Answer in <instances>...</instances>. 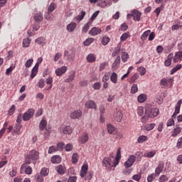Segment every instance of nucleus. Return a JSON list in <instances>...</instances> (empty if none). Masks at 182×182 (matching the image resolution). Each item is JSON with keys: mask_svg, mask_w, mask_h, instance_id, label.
I'll use <instances>...</instances> for the list:
<instances>
[{"mask_svg": "<svg viewBox=\"0 0 182 182\" xmlns=\"http://www.w3.org/2000/svg\"><path fill=\"white\" fill-rule=\"evenodd\" d=\"M119 164V160L112 161V160H103L102 166L106 167L107 170H112V168H114L116 166Z\"/></svg>", "mask_w": 182, "mask_h": 182, "instance_id": "nucleus-1", "label": "nucleus"}, {"mask_svg": "<svg viewBox=\"0 0 182 182\" xmlns=\"http://www.w3.org/2000/svg\"><path fill=\"white\" fill-rule=\"evenodd\" d=\"M76 56V52L75 50H65L64 57H67L68 62H73L75 60V57Z\"/></svg>", "mask_w": 182, "mask_h": 182, "instance_id": "nucleus-2", "label": "nucleus"}, {"mask_svg": "<svg viewBox=\"0 0 182 182\" xmlns=\"http://www.w3.org/2000/svg\"><path fill=\"white\" fill-rule=\"evenodd\" d=\"M43 60V58H42V57H40L38 58V62L36 63L35 66L31 70V79H33V77H35V76H36V75L38 74V69H39V64L42 63Z\"/></svg>", "mask_w": 182, "mask_h": 182, "instance_id": "nucleus-3", "label": "nucleus"}, {"mask_svg": "<svg viewBox=\"0 0 182 182\" xmlns=\"http://www.w3.org/2000/svg\"><path fill=\"white\" fill-rule=\"evenodd\" d=\"M173 82H174V78L171 77L168 80L166 78H163L160 81L161 86H164L165 87H173Z\"/></svg>", "mask_w": 182, "mask_h": 182, "instance_id": "nucleus-4", "label": "nucleus"}, {"mask_svg": "<svg viewBox=\"0 0 182 182\" xmlns=\"http://www.w3.org/2000/svg\"><path fill=\"white\" fill-rule=\"evenodd\" d=\"M33 114H35V109H28V111L23 114V120L24 122H28V120H31V119L33 117Z\"/></svg>", "mask_w": 182, "mask_h": 182, "instance_id": "nucleus-5", "label": "nucleus"}, {"mask_svg": "<svg viewBox=\"0 0 182 182\" xmlns=\"http://www.w3.org/2000/svg\"><path fill=\"white\" fill-rule=\"evenodd\" d=\"M89 141V134L87 132H83L80 134L78 137V143L80 144H86Z\"/></svg>", "mask_w": 182, "mask_h": 182, "instance_id": "nucleus-6", "label": "nucleus"}, {"mask_svg": "<svg viewBox=\"0 0 182 182\" xmlns=\"http://www.w3.org/2000/svg\"><path fill=\"white\" fill-rule=\"evenodd\" d=\"M28 160H39V152L36 150H32L30 151L26 157Z\"/></svg>", "mask_w": 182, "mask_h": 182, "instance_id": "nucleus-7", "label": "nucleus"}, {"mask_svg": "<svg viewBox=\"0 0 182 182\" xmlns=\"http://www.w3.org/2000/svg\"><path fill=\"white\" fill-rule=\"evenodd\" d=\"M147 113H149V117H151L152 119H154V117H157L159 116V113H160V109L159 108H151L149 110L146 111Z\"/></svg>", "mask_w": 182, "mask_h": 182, "instance_id": "nucleus-8", "label": "nucleus"}, {"mask_svg": "<svg viewBox=\"0 0 182 182\" xmlns=\"http://www.w3.org/2000/svg\"><path fill=\"white\" fill-rule=\"evenodd\" d=\"M100 33H102V28L97 27H93L89 31V35L91 36H97V35H100Z\"/></svg>", "mask_w": 182, "mask_h": 182, "instance_id": "nucleus-9", "label": "nucleus"}, {"mask_svg": "<svg viewBox=\"0 0 182 182\" xmlns=\"http://www.w3.org/2000/svg\"><path fill=\"white\" fill-rule=\"evenodd\" d=\"M85 106L87 109H94V110H96L97 109V105H96V102H95V101L92 100L87 101Z\"/></svg>", "mask_w": 182, "mask_h": 182, "instance_id": "nucleus-10", "label": "nucleus"}, {"mask_svg": "<svg viewBox=\"0 0 182 182\" xmlns=\"http://www.w3.org/2000/svg\"><path fill=\"white\" fill-rule=\"evenodd\" d=\"M82 110L77 109V110L71 112L70 118L74 119H80V117H82Z\"/></svg>", "mask_w": 182, "mask_h": 182, "instance_id": "nucleus-11", "label": "nucleus"}, {"mask_svg": "<svg viewBox=\"0 0 182 182\" xmlns=\"http://www.w3.org/2000/svg\"><path fill=\"white\" fill-rule=\"evenodd\" d=\"M67 70H68V67L62 66L61 68H57L55 70V75L56 76H62V75L66 73Z\"/></svg>", "mask_w": 182, "mask_h": 182, "instance_id": "nucleus-12", "label": "nucleus"}, {"mask_svg": "<svg viewBox=\"0 0 182 182\" xmlns=\"http://www.w3.org/2000/svg\"><path fill=\"white\" fill-rule=\"evenodd\" d=\"M182 132V127L176 125V128H174L171 132V137H177L178 134H180V133H181Z\"/></svg>", "mask_w": 182, "mask_h": 182, "instance_id": "nucleus-13", "label": "nucleus"}, {"mask_svg": "<svg viewBox=\"0 0 182 182\" xmlns=\"http://www.w3.org/2000/svg\"><path fill=\"white\" fill-rule=\"evenodd\" d=\"M21 171H24L26 174H32V167L26 166V164L21 165Z\"/></svg>", "mask_w": 182, "mask_h": 182, "instance_id": "nucleus-14", "label": "nucleus"}, {"mask_svg": "<svg viewBox=\"0 0 182 182\" xmlns=\"http://www.w3.org/2000/svg\"><path fill=\"white\" fill-rule=\"evenodd\" d=\"M88 169L89 166L87 165V164H84L81 168L80 177H85V176H86V173H87Z\"/></svg>", "mask_w": 182, "mask_h": 182, "instance_id": "nucleus-15", "label": "nucleus"}, {"mask_svg": "<svg viewBox=\"0 0 182 182\" xmlns=\"http://www.w3.org/2000/svg\"><path fill=\"white\" fill-rule=\"evenodd\" d=\"M86 60L88 63H94V62H96V55L95 53H90L87 55Z\"/></svg>", "mask_w": 182, "mask_h": 182, "instance_id": "nucleus-16", "label": "nucleus"}, {"mask_svg": "<svg viewBox=\"0 0 182 182\" xmlns=\"http://www.w3.org/2000/svg\"><path fill=\"white\" fill-rule=\"evenodd\" d=\"M132 16L134 18V20L139 22L140 21V18L141 17V13L137 10L133 11Z\"/></svg>", "mask_w": 182, "mask_h": 182, "instance_id": "nucleus-17", "label": "nucleus"}, {"mask_svg": "<svg viewBox=\"0 0 182 182\" xmlns=\"http://www.w3.org/2000/svg\"><path fill=\"white\" fill-rule=\"evenodd\" d=\"M182 60V51H178L176 53L175 56L173 57L174 63H177Z\"/></svg>", "mask_w": 182, "mask_h": 182, "instance_id": "nucleus-18", "label": "nucleus"}, {"mask_svg": "<svg viewBox=\"0 0 182 182\" xmlns=\"http://www.w3.org/2000/svg\"><path fill=\"white\" fill-rule=\"evenodd\" d=\"M114 120L116 122H122V119H123V114H122L121 111H116L114 114Z\"/></svg>", "mask_w": 182, "mask_h": 182, "instance_id": "nucleus-19", "label": "nucleus"}, {"mask_svg": "<svg viewBox=\"0 0 182 182\" xmlns=\"http://www.w3.org/2000/svg\"><path fill=\"white\" fill-rule=\"evenodd\" d=\"M36 43H38V45H41V46H43L44 45H46V38L44 37H38L35 41Z\"/></svg>", "mask_w": 182, "mask_h": 182, "instance_id": "nucleus-20", "label": "nucleus"}, {"mask_svg": "<svg viewBox=\"0 0 182 182\" xmlns=\"http://www.w3.org/2000/svg\"><path fill=\"white\" fill-rule=\"evenodd\" d=\"M63 134H72L73 133V128L68 125L63 129Z\"/></svg>", "mask_w": 182, "mask_h": 182, "instance_id": "nucleus-21", "label": "nucleus"}, {"mask_svg": "<svg viewBox=\"0 0 182 182\" xmlns=\"http://www.w3.org/2000/svg\"><path fill=\"white\" fill-rule=\"evenodd\" d=\"M107 132L109 134H116L117 133L116 128L110 124H107Z\"/></svg>", "mask_w": 182, "mask_h": 182, "instance_id": "nucleus-22", "label": "nucleus"}, {"mask_svg": "<svg viewBox=\"0 0 182 182\" xmlns=\"http://www.w3.org/2000/svg\"><path fill=\"white\" fill-rule=\"evenodd\" d=\"M48 126V122L45 119H42L39 124V129L41 132H43Z\"/></svg>", "mask_w": 182, "mask_h": 182, "instance_id": "nucleus-23", "label": "nucleus"}, {"mask_svg": "<svg viewBox=\"0 0 182 182\" xmlns=\"http://www.w3.org/2000/svg\"><path fill=\"white\" fill-rule=\"evenodd\" d=\"M137 100L139 103H144V102L147 100V96L146 95V94H141L138 96Z\"/></svg>", "mask_w": 182, "mask_h": 182, "instance_id": "nucleus-24", "label": "nucleus"}, {"mask_svg": "<svg viewBox=\"0 0 182 182\" xmlns=\"http://www.w3.org/2000/svg\"><path fill=\"white\" fill-rule=\"evenodd\" d=\"M34 18L36 22L39 23L41 21H43V16L42 15V13H37L34 15Z\"/></svg>", "mask_w": 182, "mask_h": 182, "instance_id": "nucleus-25", "label": "nucleus"}, {"mask_svg": "<svg viewBox=\"0 0 182 182\" xmlns=\"http://www.w3.org/2000/svg\"><path fill=\"white\" fill-rule=\"evenodd\" d=\"M75 29H76V23L72 22L67 26V30L68 32H73Z\"/></svg>", "mask_w": 182, "mask_h": 182, "instance_id": "nucleus-26", "label": "nucleus"}, {"mask_svg": "<svg viewBox=\"0 0 182 182\" xmlns=\"http://www.w3.org/2000/svg\"><path fill=\"white\" fill-rule=\"evenodd\" d=\"M92 21H88V22L82 27V31L84 32V33H86L87 31H89L90 26H92Z\"/></svg>", "mask_w": 182, "mask_h": 182, "instance_id": "nucleus-27", "label": "nucleus"}, {"mask_svg": "<svg viewBox=\"0 0 182 182\" xmlns=\"http://www.w3.org/2000/svg\"><path fill=\"white\" fill-rule=\"evenodd\" d=\"M173 58H174V55H173V53H171L168 55V58L164 63L165 66H170V65H171V60Z\"/></svg>", "mask_w": 182, "mask_h": 182, "instance_id": "nucleus-28", "label": "nucleus"}, {"mask_svg": "<svg viewBox=\"0 0 182 182\" xmlns=\"http://www.w3.org/2000/svg\"><path fill=\"white\" fill-rule=\"evenodd\" d=\"M55 170L58 174H65V167L62 165L56 166Z\"/></svg>", "mask_w": 182, "mask_h": 182, "instance_id": "nucleus-29", "label": "nucleus"}, {"mask_svg": "<svg viewBox=\"0 0 182 182\" xmlns=\"http://www.w3.org/2000/svg\"><path fill=\"white\" fill-rule=\"evenodd\" d=\"M181 104H182V100H180L179 101H178V102L176 105L175 107V113H177L178 114V113H180V109L181 107Z\"/></svg>", "mask_w": 182, "mask_h": 182, "instance_id": "nucleus-30", "label": "nucleus"}, {"mask_svg": "<svg viewBox=\"0 0 182 182\" xmlns=\"http://www.w3.org/2000/svg\"><path fill=\"white\" fill-rule=\"evenodd\" d=\"M120 65V56H117L112 64V69H117V66Z\"/></svg>", "mask_w": 182, "mask_h": 182, "instance_id": "nucleus-31", "label": "nucleus"}, {"mask_svg": "<svg viewBox=\"0 0 182 182\" xmlns=\"http://www.w3.org/2000/svg\"><path fill=\"white\" fill-rule=\"evenodd\" d=\"M40 174L43 177H46V176H48V174H49V168H41V170L40 171Z\"/></svg>", "mask_w": 182, "mask_h": 182, "instance_id": "nucleus-32", "label": "nucleus"}, {"mask_svg": "<svg viewBox=\"0 0 182 182\" xmlns=\"http://www.w3.org/2000/svg\"><path fill=\"white\" fill-rule=\"evenodd\" d=\"M21 129H22V124H17L14 127V132L16 133V134H21V133H19V132H21Z\"/></svg>", "mask_w": 182, "mask_h": 182, "instance_id": "nucleus-33", "label": "nucleus"}, {"mask_svg": "<svg viewBox=\"0 0 182 182\" xmlns=\"http://www.w3.org/2000/svg\"><path fill=\"white\" fill-rule=\"evenodd\" d=\"M31 40L28 38H24L23 40V48H28L31 45Z\"/></svg>", "mask_w": 182, "mask_h": 182, "instance_id": "nucleus-34", "label": "nucleus"}, {"mask_svg": "<svg viewBox=\"0 0 182 182\" xmlns=\"http://www.w3.org/2000/svg\"><path fill=\"white\" fill-rule=\"evenodd\" d=\"M85 16H86V11H82L80 14L75 17V20L80 21L83 19V18H85Z\"/></svg>", "mask_w": 182, "mask_h": 182, "instance_id": "nucleus-35", "label": "nucleus"}, {"mask_svg": "<svg viewBox=\"0 0 182 182\" xmlns=\"http://www.w3.org/2000/svg\"><path fill=\"white\" fill-rule=\"evenodd\" d=\"M151 32V31H150V30L144 31L141 37V41H146V39H147L149 35H150Z\"/></svg>", "mask_w": 182, "mask_h": 182, "instance_id": "nucleus-36", "label": "nucleus"}, {"mask_svg": "<svg viewBox=\"0 0 182 182\" xmlns=\"http://www.w3.org/2000/svg\"><path fill=\"white\" fill-rule=\"evenodd\" d=\"M110 80L112 83H117V74L116 73H112L110 76Z\"/></svg>", "mask_w": 182, "mask_h": 182, "instance_id": "nucleus-37", "label": "nucleus"}, {"mask_svg": "<svg viewBox=\"0 0 182 182\" xmlns=\"http://www.w3.org/2000/svg\"><path fill=\"white\" fill-rule=\"evenodd\" d=\"M156 127V124L151 123V124H148L145 126V130L147 132H150V130H153Z\"/></svg>", "mask_w": 182, "mask_h": 182, "instance_id": "nucleus-38", "label": "nucleus"}, {"mask_svg": "<svg viewBox=\"0 0 182 182\" xmlns=\"http://www.w3.org/2000/svg\"><path fill=\"white\" fill-rule=\"evenodd\" d=\"M139 77H140L139 75V74H137V73L134 74V75L131 77V78L129 79V83H134V82H135L136 80H137V79H139Z\"/></svg>", "mask_w": 182, "mask_h": 182, "instance_id": "nucleus-39", "label": "nucleus"}, {"mask_svg": "<svg viewBox=\"0 0 182 182\" xmlns=\"http://www.w3.org/2000/svg\"><path fill=\"white\" fill-rule=\"evenodd\" d=\"M133 164H134V161L133 160H127L124 166L126 168H129V167H132V166H133Z\"/></svg>", "mask_w": 182, "mask_h": 182, "instance_id": "nucleus-40", "label": "nucleus"}, {"mask_svg": "<svg viewBox=\"0 0 182 182\" xmlns=\"http://www.w3.org/2000/svg\"><path fill=\"white\" fill-rule=\"evenodd\" d=\"M127 38H130V33H124L122 34L120 37L121 42H124V41L127 40Z\"/></svg>", "mask_w": 182, "mask_h": 182, "instance_id": "nucleus-41", "label": "nucleus"}, {"mask_svg": "<svg viewBox=\"0 0 182 182\" xmlns=\"http://www.w3.org/2000/svg\"><path fill=\"white\" fill-rule=\"evenodd\" d=\"M15 110H16V107L15 106V105H11V107H10V109L8 111V115L12 116V114H14V113H15Z\"/></svg>", "mask_w": 182, "mask_h": 182, "instance_id": "nucleus-42", "label": "nucleus"}, {"mask_svg": "<svg viewBox=\"0 0 182 182\" xmlns=\"http://www.w3.org/2000/svg\"><path fill=\"white\" fill-rule=\"evenodd\" d=\"M122 159V148L119 147L117 149V154L115 156V160H120Z\"/></svg>", "mask_w": 182, "mask_h": 182, "instance_id": "nucleus-43", "label": "nucleus"}, {"mask_svg": "<svg viewBox=\"0 0 182 182\" xmlns=\"http://www.w3.org/2000/svg\"><path fill=\"white\" fill-rule=\"evenodd\" d=\"M156 154V151H151L150 152L145 153L144 154V157H148L149 159H151Z\"/></svg>", "mask_w": 182, "mask_h": 182, "instance_id": "nucleus-44", "label": "nucleus"}, {"mask_svg": "<svg viewBox=\"0 0 182 182\" xmlns=\"http://www.w3.org/2000/svg\"><path fill=\"white\" fill-rule=\"evenodd\" d=\"M93 42H95V38H90L85 40V41H84V45H85V46H89L90 45H92V43H93Z\"/></svg>", "mask_w": 182, "mask_h": 182, "instance_id": "nucleus-45", "label": "nucleus"}, {"mask_svg": "<svg viewBox=\"0 0 182 182\" xmlns=\"http://www.w3.org/2000/svg\"><path fill=\"white\" fill-rule=\"evenodd\" d=\"M182 65L181 64L177 65L175 68H173L171 70V75H174V73H176V72H178V70H180V69H181Z\"/></svg>", "mask_w": 182, "mask_h": 182, "instance_id": "nucleus-46", "label": "nucleus"}, {"mask_svg": "<svg viewBox=\"0 0 182 182\" xmlns=\"http://www.w3.org/2000/svg\"><path fill=\"white\" fill-rule=\"evenodd\" d=\"M181 28H182V23H178L174 24L171 27L172 31H177V30L181 29Z\"/></svg>", "mask_w": 182, "mask_h": 182, "instance_id": "nucleus-47", "label": "nucleus"}, {"mask_svg": "<svg viewBox=\"0 0 182 182\" xmlns=\"http://www.w3.org/2000/svg\"><path fill=\"white\" fill-rule=\"evenodd\" d=\"M14 69H15V65L14 64H12L10 66V68L6 69V76H9V75H11V73H12V70H14Z\"/></svg>", "mask_w": 182, "mask_h": 182, "instance_id": "nucleus-48", "label": "nucleus"}, {"mask_svg": "<svg viewBox=\"0 0 182 182\" xmlns=\"http://www.w3.org/2000/svg\"><path fill=\"white\" fill-rule=\"evenodd\" d=\"M99 14H100V11H95L91 16L89 21L91 22L92 23H93V21H95V19H96V18H97V15H99Z\"/></svg>", "mask_w": 182, "mask_h": 182, "instance_id": "nucleus-49", "label": "nucleus"}, {"mask_svg": "<svg viewBox=\"0 0 182 182\" xmlns=\"http://www.w3.org/2000/svg\"><path fill=\"white\" fill-rule=\"evenodd\" d=\"M139 92V88L137 87V85L134 84L131 87V93L134 95V93H137Z\"/></svg>", "mask_w": 182, "mask_h": 182, "instance_id": "nucleus-50", "label": "nucleus"}, {"mask_svg": "<svg viewBox=\"0 0 182 182\" xmlns=\"http://www.w3.org/2000/svg\"><path fill=\"white\" fill-rule=\"evenodd\" d=\"M92 178H93V171H89L85 176V180L90 181Z\"/></svg>", "mask_w": 182, "mask_h": 182, "instance_id": "nucleus-51", "label": "nucleus"}, {"mask_svg": "<svg viewBox=\"0 0 182 182\" xmlns=\"http://www.w3.org/2000/svg\"><path fill=\"white\" fill-rule=\"evenodd\" d=\"M156 179V175L154 173H151L147 177L148 182H153Z\"/></svg>", "mask_w": 182, "mask_h": 182, "instance_id": "nucleus-52", "label": "nucleus"}, {"mask_svg": "<svg viewBox=\"0 0 182 182\" xmlns=\"http://www.w3.org/2000/svg\"><path fill=\"white\" fill-rule=\"evenodd\" d=\"M146 140H147V136L142 135L138 138L137 141L138 143H144Z\"/></svg>", "mask_w": 182, "mask_h": 182, "instance_id": "nucleus-53", "label": "nucleus"}, {"mask_svg": "<svg viewBox=\"0 0 182 182\" xmlns=\"http://www.w3.org/2000/svg\"><path fill=\"white\" fill-rule=\"evenodd\" d=\"M129 59V54L126 52H124L122 55V60L124 63H126V61Z\"/></svg>", "mask_w": 182, "mask_h": 182, "instance_id": "nucleus-54", "label": "nucleus"}, {"mask_svg": "<svg viewBox=\"0 0 182 182\" xmlns=\"http://www.w3.org/2000/svg\"><path fill=\"white\" fill-rule=\"evenodd\" d=\"M55 151H58V147L55 146H50L48 149V153L49 154L52 153H55Z\"/></svg>", "mask_w": 182, "mask_h": 182, "instance_id": "nucleus-55", "label": "nucleus"}, {"mask_svg": "<svg viewBox=\"0 0 182 182\" xmlns=\"http://www.w3.org/2000/svg\"><path fill=\"white\" fill-rule=\"evenodd\" d=\"M110 79V73H105L102 77V82H107Z\"/></svg>", "mask_w": 182, "mask_h": 182, "instance_id": "nucleus-56", "label": "nucleus"}, {"mask_svg": "<svg viewBox=\"0 0 182 182\" xmlns=\"http://www.w3.org/2000/svg\"><path fill=\"white\" fill-rule=\"evenodd\" d=\"M32 63H33V59H28L25 63L26 68H31L32 66Z\"/></svg>", "mask_w": 182, "mask_h": 182, "instance_id": "nucleus-57", "label": "nucleus"}, {"mask_svg": "<svg viewBox=\"0 0 182 182\" xmlns=\"http://www.w3.org/2000/svg\"><path fill=\"white\" fill-rule=\"evenodd\" d=\"M64 147H65V144L63 142H60L57 144V150H58V151H62Z\"/></svg>", "mask_w": 182, "mask_h": 182, "instance_id": "nucleus-58", "label": "nucleus"}, {"mask_svg": "<svg viewBox=\"0 0 182 182\" xmlns=\"http://www.w3.org/2000/svg\"><path fill=\"white\" fill-rule=\"evenodd\" d=\"M109 42H110V38H109V37H104V38L102 39V45H104V46L107 45V43H109Z\"/></svg>", "mask_w": 182, "mask_h": 182, "instance_id": "nucleus-59", "label": "nucleus"}, {"mask_svg": "<svg viewBox=\"0 0 182 182\" xmlns=\"http://www.w3.org/2000/svg\"><path fill=\"white\" fill-rule=\"evenodd\" d=\"M45 80L41 79L39 80L38 85V87H40V89H43V87H45Z\"/></svg>", "mask_w": 182, "mask_h": 182, "instance_id": "nucleus-60", "label": "nucleus"}, {"mask_svg": "<svg viewBox=\"0 0 182 182\" xmlns=\"http://www.w3.org/2000/svg\"><path fill=\"white\" fill-rule=\"evenodd\" d=\"M35 177L37 182H43V176H42V175L37 173Z\"/></svg>", "mask_w": 182, "mask_h": 182, "instance_id": "nucleus-61", "label": "nucleus"}, {"mask_svg": "<svg viewBox=\"0 0 182 182\" xmlns=\"http://www.w3.org/2000/svg\"><path fill=\"white\" fill-rule=\"evenodd\" d=\"M166 126H167L168 127H171V126H174V119H173V118L169 119L167 121Z\"/></svg>", "mask_w": 182, "mask_h": 182, "instance_id": "nucleus-62", "label": "nucleus"}, {"mask_svg": "<svg viewBox=\"0 0 182 182\" xmlns=\"http://www.w3.org/2000/svg\"><path fill=\"white\" fill-rule=\"evenodd\" d=\"M168 180V178L166 175H162L159 177V182H166Z\"/></svg>", "mask_w": 182, "mask_h": 182, "instance_id": "nucleus-63", "label": "nucleus"}, {"mask_svg": "<svg viewBox=\"0 0 182 182\" xmlns=\"http://www.w3.org/2000/svg\"><path fill=\"white\" fill-rule=\"evenodd\" d=\"M176 147L177 149H182V136L178 139Z\"/></svg>", "mask_w": 182, "mask_h": 182, "instance_id": "nucleus-64", "label": "nucleus"}]
</instances>
